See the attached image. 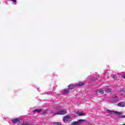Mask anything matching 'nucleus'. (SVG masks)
Wrapping results in <instances>:
<instances>
[{
    "label": "nucleus",
    "mask_w": 125,
    "mask_h": 125,
    "mask_svg": "<svg viewBox=\"0 0 125 125\" xmlns=\"http://www.w3.org/2000/svg\"><path fill=\"white\" fill-rule=\"evenodd\" d=\"M125 125V124H124L123 125Z\"/></svg>",
    "instance_id": "obj_25"
},
{
    "label": "nucleus",
    "mask_w": 125,
    "mask_h": 125,
    "mask_svg": "<svg viewBox=\"0 0 125 125\" xmlns=\"http://www.w3.org/2000/svg\"><path fill=\"white\" fill-rule=\"evenodd\" d=\"M118 107H125V102H121L117 104Z\"/></svg>",
    "instance_id": "obj_5"
},
{
    "label": "nucleus",
    "mask_w": 125,
    "mask_h": 125,
    "mask_svg": "<svg viewBox=\"0 0 125 125\" xmlns=\"http://www.w3.org/2000/svg\"><path fill=\"white\" fill-rule=\"evenodd\" d=\"M83 84H84V83L83 82H80L79 83H78L77 84V85L78 86H83Z\"/></svg>",
    "instance_id": "obj_14"
},
{
    "label": "nucleus",
    "mask_w": 125,
    "mask_h": 125,
    "mask_svg": "<svg viewBox=\"0 0 125 125\" xmlns=\"http://www.w3.org/2000/svg\"><path fill=\"white\" fill-rule=\"evenodd\" d=\"M97 91H98V93H100V94H103L104 92V91L103 89H99L97 90Z\"/></svg>",
    "instance_id": "obj_9"
},
{
    "label": "nucleus",
    "mask_w": 125,
    "mask_h": 125,
    "mask_svg": "<svg viewBox=\"0 0 125 125\" xmlns=\"http://www.w3.org/2000/svg\"><path fill=\"white\" fill-rule=\"evenodd\" d=\"M90 81H91L92 82H95V80H94V78H90Z\"/></svg>",
    "instance_id": "obj_19"
},
{
    "label": "nucleus",
    "mask_w": 125,
    "mask_h": 125,
    "mask_svg": "<svg viewBox=\"0 0 125 125\" xmlns=\"http://www.w3.org/2000/svg\"><path fill=\"white\" fill-rule=\"evenodd\" d=\"M42 111V109H35L33 110V112H37V113H41Z\"/></svg>",
    "instance_id": "obj_10"
},
{
    "label": "nucleus",
    "mask_w": 125,
    "mask_h": 125,
    "mask_svg": "<svg viewBox=\"0 0 125 125\" xmlns=\"http://www.w3.org/2000/svg\"><path fill=\"white\" fill-rule=\"evenodd\" d=\"M115 102H118V98H117V96H115Z\"/></svg>",
    "instance_id": "obj_20"
},
{
    "label": "nucleus",
    "mask_w": 125,
    "mask_h": 125,
    "mask_svg": "<svg viewBox=\"0 0 125 125\" xmlns=\"http://www.w3.org/2000/svg\"><path fill=\"white\" fill-rule=\"evenodd\" d=\"M57 109H61V106H58L57 107Z\"/></svg>",
    "instance_id": "obj_23"
},
{
    "label": "nucleus",
    "mask_w": 125,
    "mask_h": 125,
    "mask_svg": "<svg viewBox=\"0 0 125 125\" xmlns=\"http://www.w3.org/2000/svg\"><path fill=\"white\" fill-rule=\"evenodd\" d=\"M119 118L121 119H125V115H119Z\"/></svg>",
    "instance_id": "obj_16"
},
{
    "label": "nucleus",
    "mask_w": 125,
    "mask_h": 125,
    "mask_svg": "<svg viewBox=\"0 0 125 125\" xmlns=\"http://www.w3.org/2000/svg\"><path fill=\"white\" fill-rule=\"evenodd\" d=\"M18 122H19V119L18 118H16L12 121L13 124H16L17 123H18Z\"/></svg>",
    "instance_id": "obj_7"
},
{
    "label": "nucleus",
    "mask_w": 125,
    "mask_h": 125,
    "mask_svg": "<svg viewBox=\"0 0 125 125\" xmlns=\"http://www.w3.org/2000/svg\"><path fill=\"white\" fill-rule=\"evenodd\" d=\"M13 2H16V0H11Z\"/></svg>",
    "instance_id": "obj_22"
},
{
    "label": "nucleus",
    "mask_w": 125,
    "mask_h": 125,
    "mask_svg": "<svg viewBox=\"0 0 125 125\" xmlns=\"http://www.w3.org/2000/svg\"><path fill=\"white\" fill-rule=\"evenodd\" d=\"M65 93H69V89H65L63 90L62 94L64 95Z\"/></svg>",
    "instance_id": "obj_6"
},
{
    "label": "nucleus",
    "mask_w": 125,
    "mask_h": 125,
    "mask_svg": "<svg viewBox=\"0 0 125 125\" xmlns=\"http://www.w3.org/2000/svg\"><path fill=\"white\" fill-rule=\"evenodd\" d=\"M120 93L121 94H124L125 93V90L124 88H121L120 89Z\"/></svg>",
    "instance_id": "obj_13"
},
{
    "label": "nucleus",
    "mask_w": 125,
    "mask_h": 125,
    "mask_svg": "<svg viewBox=\"0 0 125 125\" xmlns=\"http://www.w3.org/2000/svg\"><path fill=\"white\" fill-rule=\"evenodd\" d=\"M64 114H67V111L65 109H62L58 111L57 113H54V115H64Z\"/></svg>",
    "instance_id": "obj_1"
},
{
    "label": "nucleus",
    "mask_w": 125,
    "mask_h": 125,
    "mask_svg": "<svg viewBox=\"0 0 125 125\" xmlns=\"http://www.w3.org/2000/svg\"><path fill=\"white\" fill-rule=\"evenodd\" d=\"M122 77H123V78H124V79H125V75H123L122 76Z\"/></svg>",
    "instance_id": "obj_24"
},
{
    "label": "nucleus",
    "mask_w": 125,
    "mask_h": 125,
    "mask_svg": "<svg viewBox=\"0 0 125 125\" xmlns=\"http://www.w3.org/2000/svg\"><path fill=\"white\" fill-rule=\"evenodd\" d=\"M111 91H112V89L109 88H107L105 89V92H106L107 93H109V92H111Z\"/></svg>",
    "instance_id": "obj_12"
},
{
    "label": "nucleus",
    "mask_w": 125,
    "mask_h": 125,
    "mask_svg": "<svg viewBox=\"0 0 125 125\" xmlns=\"http://www.w3.org/2000/svg\"><path fill=\"white\" fill-rule=\"evenodd\" d=\"M108 113H110V114H116L117 116H121V115H123V113L122 112H118V111H114L112 110H108Z\"/></svg>",
    "instance_id": "obj_2"
},
{
    "label": "nucleus",
    "mask_w": 125,
    "mask_h": 125,
    "mask_svg": "<svg viewBox=\"0 0 125 125\" xmlns=\"http://www.w3.org/2000/svg\"><path fill=\"white\" fill-rule=\"evenodd\" d=\"M22 125H31L29 123H25V124H23Z\"/></svg>",
    "instance_id": "obj_21"
},
{
    "label": "nucleus",
    "mask_w": 125,
    "mask_h": 125,
    "mask_svg": "<svg viewBox=\"0 0 125 125\" xmlns=\"http://www.w3.org/2000/svg\"><path fill=\"white\" fill-rule=\"evenodd\" d=\"M83 120L81 119L78 120L77 122H73L72 123V125H79L81 123H83Z\"/></svg>",
    "instance_id": "obj_3"
},
{
    "label": "nucleus",
    "mask_w": 125,
    "mask_h": 125,
    "mask_svg": "<svg viewBox=\"0 0 125 125\" xmlns=\"http://www.w3.org/2000/svg\"><path fill=\"white\" fill-rule=\"evenodd\" d=\"M63 122L64 123H68V122H71L70 118L69 116H66L63 118Z\"/></svg>",
    "instance_id": "obj_4"
},
{
    "label": "nucleus",
    "mask_w": 125,
    "mask_h": 125,
    "mask_svg": "<svg viewBox=\"0 0 125 125\" xmlns=\"http://www.w3.org/2000/svg\"><path fill=\"white\" fill-rule=\"evenodd\" d=\"M69 89H74V85L73 84L68 85Z\"/></svg>",
    "instance_id": "obj_11"
},
{
    "label": "nucleus",
    "mask_w": 125,
    "mask_h": 125,
    "mask_svg": "<svg viewBox=\"0 0 125 125\" xmlns=\"http://www.w3.org/2000/svg\"><path fill=\"white\" fill-rule=\"evenodd\" d=\"M53 125H61V123L60 122H54Z\"/></svg>",
    "instance_id": "obj_15"
},
{
    "label": "nucleus",
    "mask_w": 125,
    "mask_h": 125,
    "mask_svg": "<svg viewBox=\"0 0 125 125\" xmlns=\"http://www.w3.org/2000/svg\"><path fill=\"white\" fill-rule=\"evenodd\" d=\"M77 115H78V116H83V115H84V113L83 111H80L77 112Z\"/></svg>",
    "instance_id": "obj_8"
},
{
    "label": "nucleus",
    "mask_w": 125,
    "mask_h": 125,
    "mask_svg": "<svg viewBox=\"0 0 125 125\" xmlns=\"http://www.w3.org/2000/svg\"><path fill=\"white\" fill-rule=\"evenodd\" d=\"M113 79H114V80H116V79H117V78H118V76H117V75H114L112 77Z\"/></svg>",
    "instance_id": "obj_17"
},
{
    "label": "nucleus",
    "mask_w": 125,
    "mask_h": 125,
    "mask_svg": "<svg viewBox=\"0 0 125 125\" xmlns=\"http://www.w3.org/2000/svg\"><path fill=\"white\" fill-rule=\"evenodd\" d=\"M45 114H47V110H45V111H44L43 112H42V114H43V115H45Z\"/></svg>",
    "instance_id": "obj_18"
}]
</instances>
